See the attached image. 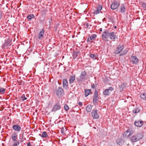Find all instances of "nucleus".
I'll use <instances>...</instances> for the list:
<instances>
[{
    "label": "nucleus",
    "mask_w": 146,
    "mask_h": 146,
    "mask_svg": "<svg viewBox=\"0 0 146 146\" xmlns=\"http://www.w3.org/2000/svg\"><path fill=\"white\" fill-rule=\"evenodd\" d=\"M143 137V135L141 133H137L135 134L131 138V141L132 142H135L141 139Z\"/></svg>",
    "instance_id": "1"
},
{
    "label": "nucleus",
    "mask_w": 146,
    "mask_h": 146,
    "mask_svg": "<svg viewBox=\"0 0 146 146\" xmlns=\"http://www.w3.org/2000/svg\"><path fill=\"white\" fill-rule=\"evenodd\" d=\"M109 34L108 31L106 30L103 32L102 35V38L103 40L105 42L108 41V38L109 37Z\"/></svg>",
    "instance_id": "2"
},
{
    "label": "nucleus",
    "mask_w": 146,
    "mask_h": 146,
    "mask_svg": "<svg viewBox=\"0 0 146 146\" xmlns=\"http://www.w3.org/2000/svg\"><path fill=\"white\" fill-rule=\"evenodd\" d=\"M120 2L119 1H115L111 4V8L112 10H115L120 6Z\"/></svg>",
    "instance_id": "3"
},
{
    "label": "nucleus",
    "mask_w": 146,
    "mask_h": 146,
    "mask_svg": "<svg viewBox=\"0 0 146 146\" xmlns=\"http://www.w3.org/2000/svg\"><path fill=\"white\" fill-rule=\"evenodd\" d=\"M124 48V46L122 44L119 45L116 48L115 51L114 53L115 54H117L120 53L123 49Z\"/></svg>",
    "instance_id": "4"
},
{
    "label": "nucleus",
    "mask_w": 146,
    "mask_h": 146,
    "mask_svg": "<svg viewBox=\"0 0 146 146\" xmlns=\"http://www.w3.org/2000/svg\"><path fill=\"white\" fill-rule=\"evenodd\" d=\"M130 60L133 64H137L138 62V59L136 56H131L130 58Z\"/></svg>",
    "instance_id": "5"
},
{
    "label": "nucleus",
    "mask_w": 146,
    "mask_h": 146,
    "mask_svg": "<svg viewBox=\"0 0 146 146\" xmlns=\"http://www.w3.org/2000/svg\"><path fill=\"white\" fill-rule=\"evenodd\" d=\"M92 116L94 119H97L99 118V115L98 114V111L93 110L91 112Z\"/></svg>",
    "instance_id": "6"
},
{
    "label": "nucleus",
    "mask_w": 146,
    "mask_h": 146,
    "mask_svg": "<svg viewBox=\"0 0 146 146\" xmlns=\"http://www.w3.org/2000/svg\"><path fill=\"white\" fill-rule=\"evenodd\" d=\"M98 93L97 90H96L94 93V96L93 99V103L95 104L97 103V100H98Z\"/></svg>",
    "instance_id": "7"
},
{
    "label": "nucleus",
    "mask_w": 146,
    "mask_h": 146,
    "mask_svg": "<svg viewBox=\"0 0 146 146\" xmlns=\"http://www.w3.org/2000/svg\"><path fill=\"white\" fill-rule=\"evenodd\" d=\"M109 38L110 40L113 41H115V39L117 38V36L115 35V33L112 32L110 33Z\"/></svg>",
    "instance_id": "8"
},
{
    "label": "nucleus",
    "mask_w": 146,
    "mask_h": 146,
    "mask_svg": "<svg viewBox=\"0 0 146 146\" xmlns=\"http://www.w3.org/2000/svg\"><path fill=\"white\" fill-rule=\"evenodd\" d=\"M86 73L85 71L82 72L80 75V78L81 80H84L87 79L86 78Z\"/></svg>",
    "instance_id": "9"
},
{
    "label": "nucleus",
    "mask_w": 146,
    "mask_h": 146,
    "mask_svg": "<svg viewBox=\"0 0 146 146\" xmlns=\"http://www.w3.org/2000/svg\"><path fill=\"white\" fill-rule=\"evenodd\" d=\"M64 91L60 87H58L56 90V94L58 96H61L63 94Z\"/></svg>",
    "instance_id": "10"
},
{
    "label": "nucleus",
    "mask_w": 146,
    "mask_h": 146,
    "mask_svg": "<svg viewBox=\"0 0 146 146\" xmlns=\"http://www.w3.org/2000/svg\"><path fill=\"white\" fill-rule=\"evenodd\" d=\"M12 128L13 130L17 132H20L21 129V127L18 124L14 125L12 126Z\"/></svg>",
    "instance_id": "11"
},
{
    "label": "nucleus",
    "mask_w": 146,
    "mask_h": 146,
    "mask_svg": "<svg viewBox=\"0 0 146 146\" xmlns=\"http://www.w3.org/2000/svg\"><path fill=\"white\" fill-rule=\"evenodd\" d=\"M143 123L144 122L142 121L137 120L135 121L134 124L137 127H140L142 126Z\"/></svg>",
    "instance_id": "12"
},
{
    "label": "nucleus",
    "mask_w": 146,
    "mask_h": 146,
    "mask_svg": "<svg viewBox=\"0 0 146 146\" xmlns=\"http://www.w3.org/2000/svg\"><path fill=\"white\" fill-rule=\"evenodd\" d=\"M11 137L13 141L14 142L17 140L18 135L17 133L15 132L13 133L11 135Z\"/></svg>",
    "instance_id": "13"
},
{
    "label": "nucleus",
    "mask_w": 146,
    "mask_h": 146,
    "mask_svg": "<svg viewBox=\"0 0 146 146\" xmlns=\"http://www.w3.org/2000/svg\"><path fill=\"white\" fill-rule=\"evenodd\" d=\"M11 44V41L9 39H8L7 40H5V43L3 44V48H4L5 46H8L10 45Z\"/></svg>",
    "instance_id": "14"
},
{
    "label": "nucleus",
    "mask_w": 146,
    "mask_h": 146,
    "mask_svg": "<svg viewBox=\"0 0 146 146\" xmlns=\"http://www.w3.org/2000/svg\"><path fill=\"white\" fill-rule=\"evenodd\" d=\"M102 6L101 5H97L96 7V10L94 11V14H97L99 13L102 9Z\"/></svg>",
    "instance_id": "15"
},
{
    "label": "nucleus",
    "mask_w": 146,
    "mask_h": 146,
    "mask_svg": "<svg viewBox=\"0 0 146 146\" xmlns=\"http://www.w3.org/2000/svg\"><path fill=\"white\" fill-rule=\"evenodd\" d=\"M44 32V30L43 29L40 30L38 35V38L39 39H41L43 38Z\"/></svg>",
    "instance_id": "16"
},
{
    "label": "nucleus",
    "mask_w": 146,
    "mask_h": 146,
    "mask_svg": "<svg viewBox=\"0 0 146 146\" xmlns=\"http://www.w3.org/2000/svg\"><path fill=\"white\" fill-rule=\"evenodd\" d=\"M61 106L58 104H56L54 106L52 110V111H55L60 109Z\"/></svg>",
    "instance_id": "17"
},
{
    "label": "nucleus",
    "mask_w": 146,
    "mask_h": 146,
    "mask_svg": "<svg viewBox=\"0 0 146 146\" xmlns=\"http://www.w3.org/2000/svg\"><path fill=\"white\" fill-rule=\"evenodd\" d=\"M120 12L121 13H125V12L126 9L125 6L124 4H121L120 7Z\"/></svg>",
    "instance_id": "18"
},
{
    "label": "nucleus",
    "mask_w": 146,
    "mask_h": 146,
    "mask_svg": "<svg viewBox=\"0 0 146 146\" xmlns=\"http://www.w3.org/2000/svg\"><path fill=\"white\" fill-rule=\"evenodd\" d=\"M68 82L67 80L66 79L63 80V87L66 89L67 88Z\"/></svg>",
    "instance_id": "19"
},
{
    "label": "nucleus",
    "mask_w": 146,
    "mask_h": 146,
    "mask_svg": "<svg viewBox=\"0 0 146 146\" xmlns=\"http://www.w3.org/2000/svg\"><path fill=\"white\" fill-rule=\"evenodd\" d=\"M75 80V76L74 75H71L69 78V83L70 84L73 83Z\"/></svg>",
    "instance_id": "20"
},
{
    "label": "nucleus",
    "mask_w": 146,
    "mask_h": 146,
    "mask_svg": "<svg viewBox=\"0 0 146 146\" xmlns=\"http://www.w3.org/2000/svg\"><path fill=\"white\" fill-rule=\"evenodd\" d=\"M130 135V133L129 132V130L127 129L124 133L123 137H127L129 136Z\"/></svg>",
    "instance_id": "21"
},
{
    "label": "nucleus",
    "mask_w": 146,
    "mask_h": 146,
    "mask_svg": "<svg viewBox=\"0 0 146 146\" xmlns=\"http://www.w3.org/2000/svg\"><path fill=\"white\" fill-rule=\"evenodd\" d=\"M127 84L124 83L119 86V89L120 92H122L124 90V88L126 87Z\"/></svg>",
    "instance_id": "22"
},
{
    "label": "nucleus",
    "mask_w": 146,
    "mask_h": 146,
    "mask_svg": "<svg viewBox=\"0 0 146 146\" xmlns=\"http://www.w3.org/2000/svg\"><path fill=\"white\" fill-rule=\"evenodd\" d=\"M85 96L86 97L90 94L91 90L85 89Z\"/></svg>",
    "instance_id": "23"
},
{
    "label": "nucleus",
    "mask_w": 146,
    "mask_h": 146,
    "mask_svg": "<svg viewBox=\"0 0 146 146\" xmlns=\"http://www.w3.org/2000/svg\"><path fill=\"white\" fill-rule=\"evenodd\" d=\"M140 97L142 100H146V93H143L140 95Z\"/></svg>",
    "instance_id": "24"
},
{
    "label": "nucleus",
    "mask_w": 146,
    "mask_h": 146,
    "mask_svg": "<svg viewBox=\"0 0 146 146\" xmlns=\"http://www.w3.org/2000/svg\"><path fill=\"white\" fill-rule=\"evenodd\" d=\"M78 53V51H74L73 52L72 56L73 58L75 59L77 57Z\"/></svg>",
    "instance_id": "25"
},
{
    "label": "nucleus",
    "mask_w": 146,
    "mask_h": 146,
    "mask_svg": "<svg viewBox=\"0 0 146 146\" xmlns=\"http://www.w3.org/2000/svg\"><path fill=\"white\" fill-rule=\"evenodd\" d=\"M39 135L41 136L42 137H47L48 136V135L46 132H43L41 135L40 134H39Z\"/></svg>",
    "instance_id": "26"
},
{
    "label": "nucleus",
    "mask_w": 146,
    "mask_h": 146,
    "mask_svg": "<svg viewBox=\"0 0 146 146\" xmlns=\"http://www.w3.org/2000/svg\"><path fill=\"white\" fill-rule=\"evenodd\" d=\"M19 140H17L14 142L13 146H18L19 145Z\"/></svg>",
    "instance_id": "27"
},
{
    "label": "nucleus",
    "mask_w": 146,
    "mask_h": 146,
    "mask_svg": "<svg viewBox=\"0 0 146 146\" xmlns=\"http://www.w3.org/2000/svg\"><path fill=\"white\" fill-rule=\"evenodd\" d=\"M110 92L109 90L106 89L103 92V93L104 95L106 96H108L110 93Z\"/></svg>",
    "instance_id": "28"
},
{
    "label": "nucleus",
    "mask_w": 146,
    "mask_h": 146,
    "mask_svg": "<svg viewBox=\"0 0 146 146\" xmlns=\"http://www.w3.org/2000/svg\"><path fill=\"white\" fill-rule=\"evenodd\" d=\"M27 99V98L25 97V94L22 95L20 98V100H22V101H24Z\"/></svg>",
    "instance_id": "29"
},
{
    "label": "nucleus",
    "mask_w": 146,
    "mask_h": 146,
    "mask_svg": "<svg viewBox=\"0 0 146 146\" xmlns=\"http://www.w3.org/2000/svg\"><path fill=\"white\" fill-rule=\"evenodd\" d=\"M5 91V89L3 88H0V94H3Z\"/></svg>",
    "instance_id": "30"
},
{
    "label": "nucleus",
    "mask_w": 146,
    "mask_h": 146,
    "mask_svg": "<svg viewBox=\"0 0 146 146\" xmlns=\"http://www.w3.org/2000/svg\"><path fill=\"white\" fill-rule=\"evenodd\" d=\"M92 110L91 106L88 105L86 107V110L88 112H90Z\"/></svg>",
    "instance_id": "31"
},
{
    "label": "nucleus",
    "mask_w": 146,
    "mask_h": 146,
    "mask_svg": "<svg viewBox=\"0 0 146 146\" xmlns=\"http://www.w3.org/2000/svg\"><path fill=\"white\" fill-rule=\"evenodd\" d=\"M34 17L35 16L33 14L29 15L27 17V18L30 20L32 19H34Z\"/></svg>",
    "instance_id": "32"
},
{
    "label": "nucleus",
    "mask_w": 146,
    "mask_h": 146,
    "mask_svg": "<svg viewBox=\"0 0 146 146\" xmlns=\"http://www.w3.org/2000/svg\"><path fill=\"white\" fill-rule=\"evenodd\" d=\"M139 109L138 108H137L133 110L132 112L133 113H137L139 112Z\"/></svg>",
    "instance_id": "33"
},
{
    "label": "nucleus",
    "mask_w": 146,
    "mask_h": 146,
    "mask_svg": "<svg viewBox=\"0 0 146 146\" xmlns=\"http://www.w3.org/2000/svg\"><path fill=\"white\" fill-rule=\"evenodd\" d=\"M90 57L91 58H92L95 59H96V58L97 57V56L96 55L92 54H90Z\"/></svg>",
    "instance_id": "34"
},
{
    "label": "nucleus",
    "mask_w": 146,
    "mask_h": 146,
    "mask_svg": "<svg viewBox=\"0 0 146 146\" xmlns=\"http://www.w3.org/2000/svg\"><path fill=\"white\" fill-rule=\"evenodd\" d=\"M142 6L143 10L146 11V3H143L142 4Z\"/></svg>",
    "instance_id": "35"
},
{
    "label": "nucleus",
    "mask_w": 146,
    "mask_h": 146,
    "mask_svg": "<svg viewBox=\"0 0 146 146\" xmlns=\"http://www.w3.org/2000/svg\"><path fill=\"white\" fill-rule=\"evenodd\" d=\"M96 35L95 34H93L91 36H90V37H91V38L92 40H94V39L96 37Z\"/></svg>",
    "instance_id": "36"
},
{
    "label": "nucleus",
    "mask_w": 146,
    "mask_h": 146,
    "mask_svg": "<svg viewBox=\"0 0 146 146\" xmlns=\"http://www.w3.org/2000/svg\"><path fill=\"white\" fill-rule=\"evenodd\" d=\"M64 110L66 111H68L69 109V107H68V105L66 104H65L64 105Z\"/></svg>",
    "instance_id": "37"
},
{
    "label": "nucleus",
    "mask_w": 146,
    "mask_h": 146,
    "mask_svg": "<svg viewBox=\"0 0 146 146\" xmlns=\"http://www.w3.org/2000/svg\"><path fill=\"white\" fill-rule=\"evenodd\" d=\"M124 52H123L122 53H121V54H120V56H123L125 55V54L127 52L128 50L126 49L124 50Z\"/></svg>",
    "instance_id": "38"
},
{
    "label": "nucleus",
    "mask_w": 146,
    "mask_h": 146,
    "mask_svg": "<svg viewBox=\"0 0 146 146\" xmlns=\"http://www.w3.org/2000/svg\"><path fill=\"white\" fill-rule=\"evenodd\" d=\"M107 90H109V91L110 92H111L113 90V88L111 87H109Z\"/></svg>",
    "instance_id": "39"
},
{
    "label": "nucleus",
    "mask_w": 146,
    "mask_h": 146,
    "mask_svg": "<svg viewBox=\"0 0 146 146\" xmlns=\"http://www.w3.org/2000/svg\"><path fill=\"white\" fill-rule=\"evenodd\" d=\"M92 40V39L91 37H90V36L88 37L87 39V41L88 42H90Z\"/></svg>",
    "instance_id": "40"
},
{
    "label": "nucleus",
    "mask_w": 146,
    "mask_h": 146,
    "mask_svg": "<svg viewBox=\"0 0 146 146\" xmlns=\"http://www.w3.org/2000/svg\"><path fill=\"white\" fill-rule=\"evenodd\" d=\"M2 17V12L0 10V19H1Z\"/></svg>",
    "instance_id": "41"
},
{
    "label": "nucleus",
    "mask_w": 146,
    "mask_h": 146,
    "mask_svg": "<svg viewBox=\"0 0 146 146\" xmlns=\"http://www.w3.org/2000/svg\"><path fill=\"white\" fill-rule=\"evenodd\" d=\"M78 105L80 106H81L82 105V102H79L78 103Z\"/></svg>",
    "instance_id": "42"
},
{
    "label": "nucleus",
    "mask_w": 146,
    "mask_h": 146,
    "mask_svg": "<svg viewBox=\"0 0 146 146\" xmlns=\"http://www.w3.org/2000/svg\"><path fill=\"white\" fill-rule=\"evenodd\" d=\"M27 146H31L30 142H29L27 143Z\"/></svg>",
    "instance_id": "43"
},
{
    "label": "nucleus",
    "mask_w": 146,
    "mask_h": 146,
    "mask_svg": "<svg viewBox=\"0 0 146 146\" xmlns=\"http://www.w3.org/2000/svg\"><path fill=\"white\" fill-rule=\"evenodd\" d=\"M116 143L118 145H121V142H120V141H119V142H118V141H117Z\"/></svg>",
    "instance_id": "44"
},
{
    "label": "nucleus",
    "mask_w": 146,
    "mask_h": 146,
    "mask_svg": "<svg viewBox=\"0 0 146 146\" xmlns=\"http://www.w3.org/2000/svg\"><path fill=\"white\" fill-rule=\"evenodd\" d=\"M64 128L62 127L61 128V132L63 133V132H64Z\"/></svg>",
    "instance_id": "45"
},
{
    "label": "nucleus",
    "mask_w": 146,
    "mask_h": 146,
    "mask_svg": "<svg viewBox=\"0 0 146 146\" xmlns=\"http://www.w3.org/2000/svg\"><path fill=\"white\" fill-rule=\"evenodd\" d=\"M92 88L93 89H94L95 88V85L94 84H93L91 86Z\"/></svg>",
    "instance_id": "46"
},
{
    "label": "nucleus",
    "mask_w": 146,
    "mask_h": 146,
    "mask_svg": "<svg viewBox=\"0 0 146 146\" xmlns=\"http://www.w3.org/2000/svg\"><path fill=\"white\" fill-rule=\"evenodd\" d=\"M85 25L86 26V28H88V23H86Z\"/></svg>",
    "instance_id": "47"
},
{
    "label": "nucleus",
    "mask_w": 146,
    "mask_h": 146,
    "mask_svg": "<svg viewBox=\"0 0 146 146\" xmlns=\"http://www.w3.org/2000/svg\"><path fill=\"white\" fill-rule=\"evenodd\" d=\"M100 31H102V28H100Z\"/></svg>",
    "instance_id": "48"
},
{
    "label": "nucleus",
    "mask_w": 146,
    "mask_h": 146,
    "mask_svg": "<svg viewBox=\"0 0 146 146\" xmlns=\"http://www.w3.org/2000/svg\"><path fill=\"white\" fill-rule=\"evenodd\" d=\"M116 28H117V26H115L114 27V28L115 29H116Z\"/></svg>",
    "instance_id": "49"
},
{
    "label": "nucleus",
    "mask_w": 146,
    "mask_h": 146,
    "mask_svg": "<svg viewBox=\"0 0 146 146\" xmlns=\"http://www.w3.org/2000/svg\"><path fill=\"white\" fill-rule=\"evenodd\" d=\"M35 112H36V110H35Z\"/></svg>",
    "instance_id": "50"
},
{
    "label": "nucleus",
    "mask_w": 146,
    "mask_h": 146,
    "mask_svg": "<svg viewBox=\"0 0 146 146\" xmlns=\"http://www.w3.org/2000/svg\"><path fill=\"white\" fill-rule=\"evenodd\" d=\"M1 33V32H0V34Z\"/></svg>",
    "instance_id": "51"
}]
</instances>
